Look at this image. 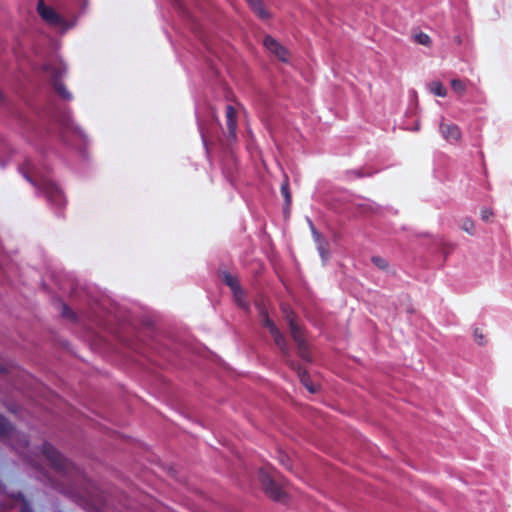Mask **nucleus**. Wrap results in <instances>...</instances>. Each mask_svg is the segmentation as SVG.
<instances>
[{"label": "nucleus", "instance_id": "f257e3e1", "mask_svg": "<svg viewBox=\"0 0 512 512\" xmlns=\"http://www.w3.org/2000/svg\"><path fill=\"white\" fill-rule=\"evenodd\" d=\"M41 453L55 473V479L43 475L52 488L76 502H83L91 497V483L79 468L47 442L43 444Z\"/></svg>", "mask_w": 512, "mask_h": 512}, {"label": "nucleus", "instance_id": "f03ea898", "mask_svg": "<svg viewBox=\"0 0 512 512\" xmlns=\"http://www.w3.org/2000/svg\"><path fill=\"white\" fill-rule=\"evenodd\" d=\"M259 316L261 318V324L263 327L267 328L269 333L271 334L275 344L280 349L285 357L289 356V346L284 337V335L280 332L276 324L269 318L268 312L264 307L259 308Z\"/></svg>", "mask_w": 512, "mask_h": 512}, {"label": "nucleus", "instance_id": "7ed1b4c3", "mask_svg": "<svg viewBox=\"0 0 512 512\" xmlns=\"http://www.w3.org/2000/svg\"><path fill=\"white\" fill-rule=\"evenodd\" d=\"M259 481L262 485L264 492L274 501L285 502L286 492L283 488L274 481L272 476L265 470H259Z\"/></svg>", "mask_w": 512, "mask_h": 512}, {"label": "nucleus", "instance_id": "20e7f679", "mask_svg": "<svg viewBox=\"0 0 512 512\" xmlns=\"http://www.w3.org/2000/svg\"><path fill=\"white\" fill-rule=\"evenodd\" d=\"M8 436L9 441L15 450L20 451L28 446V439L25 434L13 431L12 425L7 419L0 415V437Z\"/></svg>", "mask_w": 512, "mask_h": 512}, {"label": "nucleus", "instance_id": "39448f33", "mask_svg": "<svg viewBox=\"0 0 512 512\" xmlns=\"http://www.w3.org/2000/svg\"><path fill=\"white\" fill-rule=\"evenodd\" d=\"M39 187L50 202L56 205L63 203L64 197L62 191L54 182L49 179H42L39 183Z\"/></svg>", "mask_w": 512, "mask_h": 512}, {"label": "nucleus", "instance_id": "423d86ee", "mask_svg": "<svg viewBox=\"0 0 512 512\" xmlns=\"http://www.w3.org/2000/svg\"><path fill=\"white\" fill-rule=\"evenodd\" d=\"M37 12L41 18L52 26H60L63 24V18L52 8L45 5L43 0L37 3Z\"/></svg>", "mask_w": 512, "mask_h": 512}, {"label": "nucleus", "instance_id": "0eeeda50", "mask_svg": "<svg viewBox=\"0 0 512 512\" xmlns=\"http://www.w3.org/2000/svg\"><path fill=\"white\" fill-rule=\"evenodd\" d=\"M439 132L442 137L451 144L460 142L462 138L460 127L454 123H447L442 121L439 124Z\"/></svg>", "mask_w": 512, "mask_h": 512}, {"label": "nucleus", "instance_id": "6e6552de", "mask_svg": "<svg viewBox=\"0 0 512 512\" xmlns=\"http://www.w3.org/2000/svg\"><path fill=\"white\" fill-rule=\"evenodd\" d=\"M263 44L279 60H281L283 62H287L288 61V51H287V49L284 46H282L272 36H269V35L265 36L264 40H263Z\"/></svg>", "mask_w": 512, "mask_h": 512}, {"label": "nucleus", "instance_id": "1a4fd4ad", "mask_svg": "<svg viewBox=\"0 0 512 512\" xmlns=\"http://www.w3.org/2000/svg\"><path fill=\"white\" fill-rule=\"evenodd\" d=\"M288 364L293 370L296 371L301 383L307 388V390L310 393H316L317 388L312 383L308 372L303 367H301L300 365L296 364L293 361H288Z\"/></svg>", "mask_w": 512, "mask_h": 512}, {"label": "nucleus", "instance_id": "9d476101", "mask_svg": "<svg viewBox=\"0 0 512 512\" xmlns=\"http://www.w3.org/2000/svg\"><path fill=\"white\" fill-rule=\"evenodd\" d=\"M226 122L229 137L235 140L237 130V116L236 110L232 105H227L226 107Z\"/></svg>", "mask_w": 512, "mask_h": 512}, {"label": "nucleus", "instance_id": "9b49d317", "mask_svg": "<svg viewBox=\"0 0 512 512\" xmlns=\"http://www.w3.org/2000/svg\"><path fill=\"white\" fill-rule=\"evenodd\" d=\"M255 14L262 20L270 17L269 12L264 8L261 0H246Z\"/></svg>", "mask_w": 512, "mask_h": 512}, {"label": "nucleus", "instance_id": "f8f14e48", "mask_svg": "<svg viewBox=\"0 0 512 512\" xmlns=\"http://www.w3.org/2000/svg\"><path fill=\"white\" fill-rule=\"evenodd\" d=\"M53 86H54L56 92L62 98L66 99V100H70L72 98L70 92L67 90L64 83L58 78L57 75H55L53 78Z\"/></svg>", "mask_w": 512, "mask_h": 512}, {"label": "nucleus", "instance_id": "ddd939ff", "mask_svg": "<svg viewBox=\"0 0 512 512\" xmlns=\"http://www.w3.org/2000/svg\"><path fill=\"white\" fill-rule=\"evenodd\" d=\"M289 329H290L291 337L293 338V340L295 341L297 346H301L303 343L306 342L305 337H304V332L298 324H295V325L289 327Z\"/></svg>", "mask_w": 512, "mask_h": 512}, {"label": "nucleus", "instance_id": "4468645a", "mask_svg": "<svg viewBox=\"0 0 512 512\" xmlns=\"http://www.w3.org/2000/svg\"><path fill=\"white\" fill-rule=\"evenodd\" d=\"M222 281L231 289V291H234L241 287L238 278L227 271H224L222 273Z\"/></svg>", "mask_w": 512, "mask_h": 512}, {"label": "nucleus", "instance_id": "2eb2a0df", "mask_svg": "<svg viewBox=\"0 0 512 512\" xmlns=\"http://www.w3.org/2000/svg\"><path fill=\"white\" fill-rule=\"evenodd\" d=\"M317 236V243H318V252L322 258L323 261H326L329 258L330 252H329V245L328 242L320 239V235L316 234Z\"/></svg>", "mask_w": 512, "mask_h": 512}, {"label": "nucleus", "instance_id": "dca6fc26", "mask_svg": "<svg viewBox=\"0 0 512 512\" xmlns=\"http://www.w3.org/2000/svg\"><path fill=\"white\" fill-rule=\"evenodd\" d=\"M232 293H233V296H234V299H235L237 305L240 306L241 308L247 310L249 308V305L245 301V292L242 289V287L232 291Z\"/></svg>", "mask_w": 512, "mask_h": 512}, {"label": "nucleus", "instance_id": "f3484780", "mask_svg": "<svg viewBox=\"0 0 512 512\" xmlns=\"http://www.w3.org/2000/svg\"><path fill=\"white\" fill-rule=\"evenodd\" d=\"M430 91L439 97H445L447 95V89L439 81H433L430 83Z\"/></svg>", "mask_w": 512, "mask_h": 512}, {"label": "nucleus", "instance_id": "a211bd4d", "mask_svg": "<svg viewBox=\"0 0 512 512\" xmlns=\"http://www.w3.org/2000/svg\"><path fill=\"white\" fill-rule=\"evenodd\" d=\"M450 83H451V87H452L453 91L456 94H458L460 96L465 94V92L467 90L465 81L460 80V79H452Z\"/></svg>", "mask_w": 512, "mask_h": 512}, {"label": "nucleus", "instance_id": "6ab92c4d", "mask_svg": "<svg viewBox=\"0 0 512 512\" xmlns=\"http://www.w3.org/2000/svg\"><path fill=\"white\" fill-rule=\"evenodd\" d=\"M280 191H281L282 196L285 199L286 206L289 207L291 204V201H292V197H291L289 182H288L287 178L281 184Z\"/></svg>", "mask_w": 512, "mask_h": 512}, {"label": "nucleus", "instance_id": "aec40b11", "mask_svg": "<svg viewBox=\"0 0 512 512\" xmlns=\"http://www.w3.org/2000/svg\"><path fill=\"white\" fill-rule=\"evenodd\" d=\"M461 229L463 231H465L466 233H468L469 235H474L475 234V225H474L473 220L470 218H465L462 221Z\"/></svg>", "mask_w": 512, "mask_h": 512}, {"label": "nucleus", "instance_id": "412c9836", "mask_svg": "<svg viewBox=\"0 0 512 512\" xmlns=\"http://www.w3.org/2000/svg\"><path fill=\"white\" fill-rule=\"evenodd\" d=\"M15 500L19 501L21 504L20 512H32V509L30 507L29 502L24 497L23 494L18 493L16 496H14Z\"/></svg>", "mask_w": 512, "mask_h": 512}, {"label": "nucleus", "instance_id": "4be33fe9", "mask_svg": "<svg viewBox=\"0 0 512 512\" xmlns=\"http://www.w3.org/2000/svg\"><path fill=\"white\" fill-rule=\"evenodd\" d=\"M414 39L418 44H421L424 46L431 45V38L429 37L428 34H426L424 32H419V33L415 34Z\"/></svg>", "mask_w": 512, "mask_h": 512}, {"label": "nucleus", "instance_id": "5701e85b", "mask_svg": "<svg viewBox=\"0 0 512 512\" xmlns=\"http://www.w3.org/2000/svg\"><path fill=\"white\" fill-rule=\"evenodd\" d=\"M371 261L375 266H377L378 268H380L382 270H386L389 266L388 262L380 256H373L371 258Z\"/></svg>", "mask_w": 512, "mask_h": 512}, {"label": "nucleus", "instance_id": "b1692460", "mask_svg": "<svg viewBox=\"0 0 512 512\" xmlns=\"http://www.w3.org/2000/svg\"><path fill=\"white\" fill-rule=\"evenodd\" d=\"M282 310L285 313V318H286V320L288 322V326L289 327L297 324V322H296V315L294 314L293 311H290V310H288L286 308H283Z\"/></svg>", "mask_w": 512, "mask_h": 512}, {"label": "nucleus", "instance_id": "393cba45", "mask_svg": "<svg viewBox=\"0 0 512 512\" xmlns=\"http://www.w3.org/2000/svg\"><path fill=\"white\" fill-rule=\"evenodd\" d=\"M474 337H475V340L476 342L479 344V345H485L486 344V337L485 335L483 334L482 330L479 329V328H476L474 330Z\"/></svg>", "mask_w": 512, "mask_h": 512}, {"label": "nucleus", "instance_id": "a878e982", "mask_svg": "<svg viewBox=\"0 0 512 512\" xmlns=\"http://www.w3.org/2000/svg\"><path fill=\"white\" fill-rule=\"evenodd\" d=\"M279 461L287 469H291L292 468L291 460L288 457V455H286L285 453L279 452Z\"/></svg>", "mask_w": 512, "mask_h": 512}, {"label": "nucleus", "instance_id": "bb28decb", "mask_svg": "<svg viewBox=\"0 0 512 512\" xmlns=\"http://www.w3.org/2000/svg\"><path fill=\"white\" fill-rule=\"evenodd\" d=\"M297 347H298V352H299L300 357L309 361L310 358H309L307 343L305 342L301 346H297Z\"/></svg>", "mask_w": 512, "mask_h": 512}, {"label": "nucleus", "instance_id": "cd10ccee", "mask_svg": "<svg viewBox=\"0 0 512 512\" xmlns=\"http://www.w3.org/2000/svg\"><path fill=\"white\" fill-rule=\"evenodd\" d=\"M481 219L485 222L489 221V219L494 215L493 211L489 208H482L480 211Z\"/></svg>", "mask_w": 512, "mask_h": 512}, {"label": "nucleus", "instance_id": "c85d7f7f", "mask_svg": "<svg viewBox=\"0 0 512 512\" xmlns=\"http://www.w3.org/2000/svg\"><path fill=\"white\" fill-rule=\"evenodd\" d=\"M63 315L66 317L73 316V312L65 304L63 305Z\"/></svg>", "mask_w": 512, "mask_h": 512}, {"label": "nucleus", "instance_id": "c756f323", "mask_svg": "<svg viewBox=\"0 0 512 512\" xmlns=\"http://www.w3.org/2000/svg\"><path fill=\"white\" fill-rule=\"evenodd\" d=\"M26 178H27V180H28L30 183H32V184H34V185H36V183L34 182V180H33L30 176H26Z\"/></svg>", "mask_w": 512, "mask_h": 512}, {"label": "nucleus", "instance_id": "7c9ffc66", "mask_svg": "<svg viewBox=\"0 0 512 512\" xmlns=\"http://www.w3.org/2000/svg\"><path fill=\"white\" fill-rule=\"evenodd\" d=\"M4 372V368L3 366L0 364V373H3Z\"/></svg>", "mask_w": 512, "mask_h": 512}]
</instances>
